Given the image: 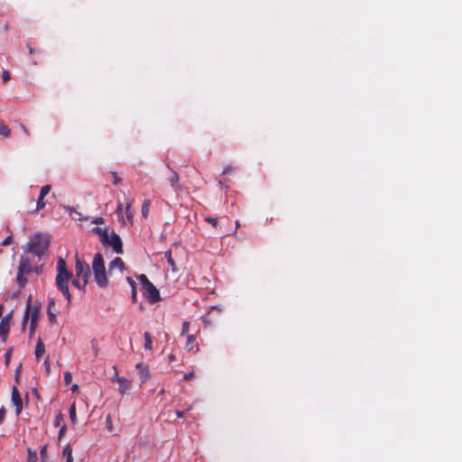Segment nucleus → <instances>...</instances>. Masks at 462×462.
Here are the masks:
<instances>
[{"label": "nucleus", "instance_id": "nucleus-35", "mask_svg": "<svg viewBox=\"0 0 462 462\" xmlns=\"http://www.w3.org/2000/svg\"><path fill=\"white\" fill-rule=\"evenodd\" d=\"M45 205L46 204H36V208L34 209L28 210V213L29 214L36 213V212L40 211L41 209H42L45 207Z\"/></svg>", "mask_w": 462, "mask_h": 462}, {"label": "nucleus", "instance_id": "nucleus-31", "mask_svg": "<svg viewBox=\"0 0 462 462\" xmlns=\"http://www.w3.org/2000/svg\"><path fill=\"white\" fill-rule=\"evenodd\" d=\"M72 381V374L70 372L67 371L64 373V383L66 385H69Z\"/></svg>", "mask_w": 462, "mask_h": 462}, {"label": "nucleus", "instance_id": "nucleus-28", "mask_svg": "<svg viewBox=\"0 0 462 462\" xmlns=\"http://www.w3.org/2000/svg\"><path fill=\"white\" fill-rule=\"evenodd\" d=\"M37 453L35 451H32L30 448L28 449V462H37Z\"/></svg>", "mask_w": 462, "mask_h": 462}, {"label": "nucleus", "instance_id": "nucleus-55", "mask_svg": "<svg viewBox=\"0 0 462 462\" xmlns=\"http://www.w3.org/2000/svg\"><path fill=\"white\" fill-rule=\"evenodd\" d=\"M175 359H176V358H175V356H174V355H172V354H171V355H170V356H169V360H170L171 362H173Z\"/></svg>", "mask_w": 462, "mask_h": 462}, {"label": "nucleus", "instance_id": "nucleus-13", "mask_svg": "<svg viewBox=\"0 0 462 462\" xmlns=\"http://www.w3.org/2000/svg\"><path fill=\"white\" fill-rule=\"evenodd\" d=\"M135 368L138 371L139 376L142 380V383H144L148 380L150 374H149V369L147 366L143 365L142 363H139L135 365Z\"/></svg>", "mask_w": 462, "mask_h": 462}, {"label": "nucleus", "instance_id": "nucleus-11", "mask_svg": "<svg viewBox=\"0 0 462 462\" xmlns=\"http://www.w3.org/2000/svg\"><path fill=\"white\" fill-rule=\"evenodd\" d=\"M18 272L29 274L32 272V263L28 257L22 256L20 259Z\"/></svg>", "mask_w": 462, "mask_h": 462}, {"label": "nucleus", "instance_id": "nucleus-51", "mask_svg": "<svg viewBox=\"0 0 462 462\" xmlns=\"http://www.w3.org/2000/svg\"><path fill=\"white\" fill-rule=\"evenodd\" d=\"M10 356H11V351H7L5 357V363H8L9 362V358H10Z\"/></svg>", "mask_w": 462, "mask_h": 462}, {"label": "nucleus", "instance_id": "nucleus-52", "mask_svg": "<svg viewBox=\"0 0 462 462\" xmlns=\"http://www.w3.org/2000/svg\"><path fill=\"white\" fill-rule=\"evenodd\" d=\"M32 393H33V394H34L38 399H40V394H39V393H38L37 389L33 388V389H32Z\"/></svg>", "mask_w": 462, "mask_h": 462}, {"label": "nucleus", "instance_id": "nucleus-60", "mask_svg": "<svg viewBox=\"0 0 462 462\" xmlns=\"http://www.w3.org/2000/svg\"><path fill=\"white\" fill-rule=\"evenodd\" d=\"M2 314H3V306L0 305V318L2 317Z\"/></svg>", "mask_w": 462, "mask_h": 462}, {"label": "nucleus", "instance_id": "nucleus-50", "mask_svg": "<svg viewBox=\"0 0 462 462\" xmlns=\"http://www.w3.org/2000/svg\"><path fill=\"white\" fill-rule=\"evenodd\" d=\"M21 368H22V365H20L17 369H16V373H15V380L17 381L18 378H19V374H20V371H21Z\"/></svg>", "mask_w": 462, "mask_h": 462}, {"label": "nucleus", "instance_id": "nucleus-7", "mask_svg": "<svg viewBox=\"0 0 462 462\" xmlns=\"http://www.w3.org/2000/svg\"><path fill=\"white\" fill-rule=\"evenodd\" d=\"M75 272L78 278L83 279V287H85L90 276V268L85 261L79 259L78 256H76Z\"/></svg>", "mask_w": 462, "mask_h": 462}, {"label": "nucleus", "instance_id": "nucleus-5", "mask_svg": "<svg viewBox=\"0 0 462 462\" xmlns=\"http://www.w3.org/2000/svg\"><path fill=\"white\" fill-rule=\"evenodd\" d=\"M40 311H41V304L32 305V296L30 295L28 297L26 310H25V312H24V315L23 318L22 329L25 328L29 318L31 319V321L38 322Z\"/></svg>", "mask_w": 462, "mask_h": 462}, {"label": "nucleus", "instance_id": "nucleus-18", "mask_svg": "<svg viewBox=\"0 0 462 462\" xmlns=\"http://www.w3.org/2000/svg\"><path fill=\"white\" fill-rule=\"evenodd\" d=\"M92 231L97 234V236H99L100 237V241L102 242V240H106V235L109 233V230L107 227H99V226H96V227H93Z\"/></svg>", "mask_w": 462, "mask_h": 462}, {"label": "nucleus", "instance_id": "nucleus-12", "mask_svg": "<svg viewBox=\"0 0 462 462\" xmlns=\"http://www.w3.org/2000/svg\"><path fill=\"white\" fill-rule=\"evenodd\" d=\"M125 209L126 217L128 220H132L134 217V211L132 210L131 204H117L116 212L118 214L122 213V211Z\"/></svg>", "mask_w": 462, "mask_h": 462}, {"label": "nucleus", "instance_id": "nucleus-24", "mask_svg": "<svg viewBox=\"0 0 462 462\" xmlns=\"http://www.w3.org/2000/svg\"><path fill=\"white\" fill-rule=\"evenodd\" d=\"M165 258L167 259L168 263L171 265L173 272L176 271V264L175 262L171 256V251L168 250L164 253Z\"/></svg>", "mask_w": 462, "mask_h": 462}, {"label": "nucleus", "instance_id": "nucleus-57", "mask_svg": "<svg viewBox=\"0 0 462 462\" xmlns=\"http://www.w3.org/2000/svg\"><path fill=\"white\" fill-rule=\"evenodd\" d=\"M77 389H78V385L77 384H73L72 387H71V390L73 392H75Z\"/></svg>", "mask_w": 462, "mask_h": 462}, {"label": "nucleus", "instance_id": "nucleus-44", "mask_svg": "<svg viewBox=\"0 0 462 462\" xmlns=\"http://www.w3.org/2000/svg\"><path fill=\"white\" fill-rule=\"evenodd\" d=\"M66 429H67L66 424H62V425L60 426V431H59V438H60V439L64 435V433H65V431H66Z\"/></svg>", "mask_w": 462, "mask_h": 462}, {"label": "nucleus", "instance_id": "nucleus-25", "mask_svg": "<svg viewBox=\"0 0 462 462\" xmlns=\"http://www.w3.org/2000/svg\"><path fill=\"white\" fill-rule=\"evenodd\" d=\"M144 348L147 350H151L152 347V336L149 332L144 333Z\"/></svg>", "mask_w": 462, "mask_h": 462}, {"label": "nucleus", "instance_id": "nucleus-37", "mask_svg": "<svg viewBox=\"0 0 462 462\" xmlns=\"http://www.w3.org/2000/svg\"><path fill=\"white\" fill-rule=\"evenodd\" d=\"M44 367H45L46 374H49L51 372V363H50L49 356L44 360Z\"/></svg>", "mask_w": 462, "mask_h": 462}, {"label": "nucleus", "instance_id": "nucleus-42", "mask_svg": "<svg viewBox=\"0 0 462 462\" xmlns=\"http://www.w3.org/2000/svg\"><path fill=\"white\" fill-rule=\"evenodd\" d=\"M2 79L4 82H7L10 79V73L8 70H3Z\"/></svg>", "mask_w": 462, "mask_h": 462}, {"label": "nucleus", "instance_id": "nucleus-39", "mask_svg": "<svg viewBox=\"0 0 462 462\" xmlns=\"http://www.w3.org/2000/svg\"><path fill=\"white\" fill-rule=\"evenodd\" d=\"M112 176H113L112 181L115 185H118L119 183H121L122 180L116 172H112Z\"/></svg>", "mask_w": 462, "mask_h": 462}, {"label": "nucleus", "instance_id": "nucleus-47", "mask_svg": "<svg viewBox=\"0 0 462 462\" xmlns=\"http://www.w3.org/2000/svg\"><path fill=\"white\" fill-rule=\"evenodd\" d=\"M113 369H114V372H115V373H114V376H113V378H112V381H113V382H114V381H116V382H117V377H119V376H118L117 368H116V366H114V367H113Z\"/></svg>", "mask_w": 462, "mask_h": 462}, {"label": "nucleus", "instance_id": "nucleus-61", "mask_svg": "<svg viewBox=\"0 0 462 462\" xmlns=\"http://www.w3.org/2000/svg\"><path fill=\"white\" fill-rule=\"evenodd\" d=\"M106 421H111L110 416H107Z\"/></svg>", "mask_w": 462, "mask_h": 462}, {"label": "nucleus", "instance_id": "nucleus-16", "mask_svg": "<svg viewBox=\"0 0 462 462\" xmlns=\"http://www.w3.org/2000/svg\"><path fill=\"white\" fill-rule=\"evenodd\" d=\"M124 267V261L120 257H116L113 261L110 262L108 272L111 273L115 268H118L120 271H123Z\"/></svg>", "mask_w": 462, "mask_h": 462}, {"label": "nucleus", "instance_id": "nucleus-23", "mask_svg": "<svg viewBox=\"0 0 462 462\" xmlns=\"http://www.w3.org/2000/svg\"><path fill=\"white\" fill-rule=\"evenodd\" d=\"M51 186L50 185H45L41 189V192H40V195H39V198L37 199L36 202H42V200L44 199L45 196L47 194H49V192L51 191Z\"/></svg>", "mask_w": 462, "mask_h": 462}, {"label": "nucleus", "instance_id": "nucleus-41", "mask_svg": "<svg viewBox=\"0 0 462 462\" xmlns=\"http://www.w3.org/2000/svg\"><path fill=\"white\" fill-rule=\"evenodd\" d=\"M5 414H6V410L5 409V407H1V409H0V425L5 420Z\"/></svg>", "mask_w": 462, "mask_h": 462}, {"label": "nucleus", "instance_id": "nucleus-19", "mask_svg": "<svg viewBox=\"0 0 462 462\" xmlns=\"http://www.w3.org/2000/svg\"><path fill=\"white\" fill-rule=\"evenodd\" d=\"M126 281L128 282V283L131 286L130 291H131L132 300H133V302H136V299H137L136 283L131 277H127Z\"/></svg>", "mask_w": 462, "mask_h": 462}, {"label": "nucleus", "instance_id": "nucleus-33", "mask_svg": "<svg viewBox=\"0 0 462 462\" xmlns=\"http://www.w3.org/2000/svg\"><path fill=\"white\" fill-rule=\"evenodd\" d=\"M205 220L209 223L211 226H217V217H205Z\"/></svg>", "mask_w": 462, "mask_h": 462}, {"label": "nucleus", "instance_id": "nucleus-38", "mask_svg": "<svg viewBox=\"0 0 462 462\" xmlns=\"http://www.w3.org/2000/svg\"><path fill=\"white\" fill-rule=\"evenodd\" d=\"M40 455H41L42 459L45 462V458L47 457V447L46 446L42 447V448L40 450Z\"/></svg>", "mask_w": 462, "mask_h": 462}, {"label": "nucleus", "instance_id": "nucleus-32", "mask_svg": "<svg viewBox=\"0 0 462 462\" xmlns=\"http://www.w3.org/2000/svg\"><path fill=\"white\" fill-rule=\"evenodd\" d=\"M190 323L189 321H184L181 326V335H185L189 332Z\"/></svg>", "mask_w": 462, "mask_h": 462}, {"label": "nucleus", "instance_id": "nucleus-3", "mask_svg": "<svg viewBox=\"0 0 462 462\" xmlns=\"http://www.w3.org/2000/svg\"><path fill=\"white\" fill-rule=\"evenodd\" d=\"M92 270L94 273L95 282L100 288H106L108 285V279L105 267L104 257L101 253H97L94 255L92 262Z\"/></svg>", "mask_w": 462, "mask_h": 462}, {"label": "nucleus", "instance_id": "nucleus-40", "mask_svg": "<svg viewBox=\"0 0 462 462\" xmlns=\"http://www.w3.org/2000/svg\"><path fill=\"white\" fill-rule=\"evenodd\" d=\"M71 282H72V285L74 287L78 288L79 290H82V289L85 288V287H83V285L81 286L80 282H79V278L72 280Z\"/></svg>", "mask_w": 462, "mask_h": 462}, {"label": "nucleus", "instance_id": "nucleus-36", "mask_svg": "<svg viewBox=\"0 0 462 462\" xmlns=\"http://www.w3.org/2000/svg\"><path fill=\"white\" fill-rule=\"evenodd\" d=\"M37 321H31L30 322V336L32 337L34 333H35V330H36V328H37Z\"/></svg>", "mask_w": 462, "mask_h": 462}, {"label": "nucleus", "instance_id": "nucleus-48", "mask_svg": "<svg viewBox=\"0 0 462 462\" xmlns=\"http://www.w3.org/2000/svg\"><path fill=\"white\" fill-rule=\"evenodd\" d=\"M11 240H12V236H7L6 238L4 239V241L2 242V245H8L10 244Z\"/></svg>", "mask_w": 462, "mask_h": 462}, {"label": "nucleus", "instance_id": "nucleus-10", "mask_svg": "<svg viewBox=\"0 0 462 462\" xmlns=\"http://www.w3.org/2000/svg\"><path fill=\"white\" fill-rule=\"evenodd\" d=\"M12 402L15 406V414L17 416L20 415L23 410V400L16 386H14L12 389Z\"/></svg>", "mask_w": 462, "mask_h": 462}, {"label": "nucleus", "instance_id": "nucleus-21", "mask_svg": "<svg viewBox=\"0 0 462 462\" xmlns=\"http://www.w3.org/2000/svg\"><path fill=\"white\" fill-rule=\"evenodd\" d=\"M169 181L175 189H178L180 188V185L178 184L179 175L175 171H171Z\"/></svg>", "mask_w": 462, "mask_h": 462}, {"label": "nucleus", "instance_id": "nucleus-26", "mask_svg": "<svg viewBox=\"0 0 462 462\" xmlns=\"http://www.w3.org/2000/svg\"><path fill=\"white\" fill-rule=\"evenodd\" d=\"M11 134V131L9 127L5 125L3 122H0V135H3L5 137H9Z\"/></svg>", "mask_w": 462, "mask_h": 462}, {"label": "nucleus", "instance_id": "nucleus-45", "mask_svg": "<svg viewBox=\"0 0 462 462\" xmlns=\"http://www.w3.org/2000/svg\"><path fill=\"white\" fill-rule=\"evenodd\" d=\"M233 171V167L231 165H227L225 167V169L222 171L223 175L228 174Z\"/></svg>", "mask_w": 462, "mask_h": 462}, {"label": "nucleus", "instance_id": "nucleus-46", "mask_svg": "<svg viewBox=\"0 0 462 462\" xmlns=\"http://www.w3.org/2000/svg\"><path fill=\"white\" fill-rule=\"evenodd\" d=\"M92 223L94 224H103L104 218L101 217H96L94 220H92Z\"/></svg>", "mask_w": 462, "mask_h": 462}, {"label": "nucleus", "instance_id": "nucleus-4", "mask_svg": "<svg viewBox=\"0 0 462 462\" xmlns=\"http://www.w3.org/2000/svg\"><path fill=\"white\" fill-rule=\"evenodd\" d=\"M141 285L143 296L150 303H156L162 300L159 290L150 282L145 274L137 276Z\"/></svg>", "mask_w": 462, "mask_h": 462}, {"label": "nucleus", "instance_id": "nucleus-17", "mask_svg": "<svg viewBox=\"0 0 462 462\" xmlns=\"http://www.w3.org/2000/svg\"><path fill=\"white\" fill-rule=\"evenodd\" d=\"M45 353V346L42 338H38L35 347V357L40 360Z\"/></svg>", "mask_w": 462, "mask_h": 462}, {"label": "nucleus", "instance_id": "nucleus-59", "mask_svg": "<svg viewBox=\"0 0 462 462\" xmlns=\"http://www.w3.org/2000/svg\"><path fill=\"white\" fill-rule=\"evenodd\" d=\"M66 462H73V457L66 458Z\"/></svg>", "mask_w": 462, "mask_h": 462}, {"label": "nucleus", "instance_id": "nucleus-20", "mask_svg": "<svg viewBox=\"0 0 462 462\" xmlns=\"http://www.w3.org/2000/svg\"><path fill=\"white\" fill-rule=\"evenodd\" d=\"M195 339H196V337L194 335H188L187 342H186V348L189 351H192L194 349V347L196 348V352L199 351V346L198 345L194 346Z\"/></svg>", "mask_w": 462, "mask_h": 462}, {"label": "nucleus", "instance_id": "nucleus-2", "mask_svg": "<svg viewBox=\"0 0 462 462\" xmlns=\"http://www.w3.org/2000/svg\"><path fill=\"white\" fill-rule=\"evenodd\" d=\"M51 236L48 234L36 233L31 237L26 245L27 252L41 257L45 254L50 245Z\"/></svg>", "mask_w": 462, "mask_h": 462}, {"label": "nucleus", "instance_id": "nucleus-54", "mask_svg": "<svg viewBox=\"0 0 462 462\" xmlns=\"http://www.w3.org/2000/svg\"><path fill=\"white\" fill-rule=\"evenodd\" d=\"M21 128L23 129V132H24L27 135L29 134L28 130L26 129V127L23 125H21Z\"/></svg>", "mask_w": 462, "mask_h": 462}, {"label": "nucleus", "instance_id": "nucleus-34", "mask_svg": "<svg viewBox=\"0 0 462 462\" xmlns=\"http://www.w3.org/2000/svg\"><path fill=\"white\" fill-rule=\"evenodd\" d=\"M149 206H150V204H143V206H142V215L143 216V217H147V216H148Z\"/></svg>", "mask_w": 462, "mask_h": 462}, {"label": "nucleus", "instance_id": "nucleus-56", "mask_svg": "<svg viewBox=\"0 0 462 462\" xmlns=\"http://www.w3.org/2000/svg\"><path fill=\"white\" fill-rule=\"evenodd\" d=\"M36 52V50L35 49H32V47H29V53L30 54H33Z\"/></svg>", "mask_w": 462, "mask_h": 462}, {"label": "nucleus", "instance_id": "nucleus-8", "mask_svg": "<svg viewBox=\"0 0 462 462\" xmlns=\"http://www.w3.org/2000/svg\"><path fill=\"white\" fill-rule=\"evenodd\" d=\"M64 209L69 213L72 219L77 221H84L90 218V216L84 213L82 210L79 209V206L77 208L71 207L69 205H63Z\"/></svg>", "mask_w": 462, "mask_h": 462}, {"label": "nucleus", "instance_id": "nucleus-22", "mask_svg": "<svg viewBox=\"0 0 462 462\" xmlns=\"http://www.w3.org/2000/svg\"><path fill=\"white\" fill-rule=\"evenodd\" d=\"M25 273L17 272L16 281L20 288H23L27 283V278Z\"/></svg>", "mask_w": 462, "mask_h": 462}, {"label": "nucleus", "instance_id": "nucleus-49", "mask_svg": "<svg viewBox=\"0 0 462 462\" xmlns=\"http://www.w3.org/2000/svg\"><path fill=\"white\" fill-rule=\"evenodd\" d=\"M194 376V373H189L184 374V380H190Z\"/></svg>", "mask_w": 462, "mask_h": 462}, {"label": "nucleus", "instance_id": "nucleus-14", "mask_svg": "<svg viewBox=\"0 0 462 462\" xmlns=\"http://www.w3.org/2000/svg\"><path fill=\"white\" fill-rule=\"evenodd\" d=\"M117 383H119L118 391L121 394H124L131 386V382L125 377H117Z\"/></svg>", "mask_w": 462, "mask_h": 462}, {"label": "nucleus", "instance_id": "nucleus-30", "mask_svg": "<svg viewBox=\"0 0 462 462\" xmlns=\"http://www.w3.org/2000/svg\"><path fill=\"white\" fill-rule=\"evenodd\" d=\"M63 456L66 457V458H69V457H73L72 456V448L70 447V445H67L64 449H63Z\"/></svg>", "mask_w": 462, "mask_h": 462}, {"label": "nucleus", "instance_id": "nucleus-43", "mask_svg": "<svg viewBox=\"0 0 462 462\" xmlns=\"http://www.w3.org/2000/svg\"><path fill=\"white\" fill-rule=\"evenodd\" d=\"M91 344H92L93 353H94V355L97 356L98 355V346H97V345L96 344L95 340H92V341H91Z\"/></svg>", "mask_w": 462, "mask_h": 462}, {"label": "nucleus", "instance_id": "nucleus-6", "mask_svg": "<svg viewBox=\"0 0 462 462\" xmlns=\"http://www.w3.org/2000/svg\"><path fill=\"white\" fill-rule=\"evenodd\" d=\"M104 246H111L116 254H123V243L120 236L112 231L106 235V240H102Z\"/></svg>", "mask_w": 462, "mask_h": 462}, {"label": "nucleus", "instance_id": "nucleus-29", "mask_svg": "<svg viewBox=\"0 0 462 462\" xmlns=\"http://www.w3.org/2000/svg\"><path fill=\"white\" fill-rule=\"evenodd\" d=\"M63 415L61 413H59L55 416L54 418V421H53V424L55 427H60L61 426L62 422H63Z\"/></svg>", "mask_w": 462, "mask_h": 462}, {"label": "nucleus", "instance_id": "nucleus-9", "mask_svg": "<svg viewBox=\"0 0 462 462\" xmlns=\"http://www.w3.org/2000/svg\"><path fill=\"white\" fill-rule=\"evenodd\" d=\"M12 319V313L5 315L0 321V337L5 341L10 329V321Z\"/></svg>", "mask_w": 462, "mask_h": 462}, {"label": "nucleus", "instance_id": "nucleus-27", "mask_svg": "<svg viewBox=\"0 0 462 462\" xmlns=\"http://www.w3.org/2000/svg\"><path fill=\"white\" fill-rule=\"evenodd\" d=\"M69 418L73 424L77 423V413H76V405L75 403H72V405L69 408Z\"/></svg>", "mask_w": 462, "mask_h": 462}, {"label": "nucleus", "instance_id": "nucleus-58", "mask_svg": "<svg viewBox=\"0 0 462 462\" xmlns=\"http://www.w3.org/2000/svg\"><path fill=\"white\" fill-rule=\"evenodd\" d=\"M240 226V223L238 220L236 221V228L237 229Z\"/></svg>", "mask_w": 462, "mask_h": 462}, {"label": "nucleus", "instance_id": "nucleus-53", "mask_svg": "<svg viewBox=\"0 0 462 462\" xmlns=\"http://www.w3.org/2000/svg\"><path fill=\"white\" fill-rule=\"evenodd\" d=\"M176 415H177L179 418H182V417L184 416V411H176Z\"/></svg>", "mask_w": 462, "mask_h": 462}, {"label": "nucleus", "instance_id": "nucleus-1", "mask_svg": "<svg viewBox=\"0 0 462 462\" xmlns=\"http://www.w3.org/2000/svg\"><path fill=\"white\" fill-rule=\"evenodd\" d=\"M72 275V272L69 271L67 268L66 261L62 257H60L57 262V275L55 283L58 290L68 300V304H70L71 301V294L69 289V282L71 280Z\"/></svg>", "mask_w": 462, "mask_h": 462}, {"label": "nucleus", "instance_id": "nucleus-15", "mask_svg": "<svg viewBox=\"0 0 462 462\" xmlns=\"http://www.w3.org/2000/svg\"><path fill=\"white\" fill-rule=\"evenodd\" d=\"M55 306V301L53 299H51L49 303H48V309H47V314H48V319H49V321L51 323V324H56L57 323V318H56V315L53 313V311L51 310L52 308Z\"/></svg>", "mask_w": 462, "mask_h": 462}]
</instances>
